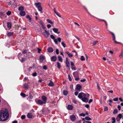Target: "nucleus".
<instances>
[{
	"mask_svg": "<svg viewBox=\"0 0 123 123\" xmlns=\"http://www.w3.org/2000/svg\"><path fill=\"white\" fill-rule=\"evenodd\" d=\"M9 114L7 109L0 111V121H5L7 120Z\"/></svg>",
	"mask_w": 123,
	"mask_h": 123,
	"instance_id": "obj_1",
	"label": "nucleus"
},
{
	"mask_svg": "<svg viewBox=\"0 0 123 123\" xmlns=\"http://www.w3.org/2000/svg\"><path fill=\"white\" fill-rule=\"evenodd\" d=\"M73 74L76 81H78L79 80L78 72L77 71L74 72Z\"/></svg>",
	"mask_w": 123,
	"mask_h": 123,
	"instance_id": "obj_2",
	"label": "nucleus"
},
{
	"mask_svg": "<svg viewBox=\"0 0 123 123\" xmlns=\"http://www.w3.org/2000/svg\"><path fill=\"white\" fill-rule=\"evenodd\" d=\"M86 96V95L83 92H81L79 94L78 97L81 99L82 98L85 97Z\"/></svg>",
	"mask_w": 123,
	"mask_h": 123,
	"instance_id": "obj_3",
	"label": "nucleus"
},
{
	"mask_svg": "<svg viewBox=\"0 0 123 123\" xmlns=\"http://www.w3.org/2000/svg\"><path fill=\"white\" fill-rule=\"evenodd\" d=\"M43 33L44 36L46 38H48L49 37V31H47L45 30V31L43 32Z\"/></svg>",
	"mask_w": 123,
	"mask_h": 123,
	"instance_id": "obj_4",
	"label": "nucleus"
},
{
	"mask_svg": "<svg viewBox=\"0 0 123 123\" xmlns=\"http://www.w3.org/2000/svg\"><path fill=\"white\" fill-rule=\"evenodd\" d=\"M15 1L14 0H10V1L8 3V4L9 5H11L12 4L16 6L17 4L14 3Z\"/></svg>",
	"mask_w": 123,
	"mask_h": 123,
	"instance_id": "obj_5",
	"label": "nucleus"
},
{
	"mask_svg": "<svg viewBox=\"0 0 123 123\" xmlns=\"http://www.w3.org/2000/svg\"><path fill=\"white\" fill-rule=\"evenodd\" d=\"M50 37L53 40L54 42L56 44H58V43L57 41V39H55V37L53 35H50Z\"/></svg>",
	"mask_w": 123,
	"mask_h": 123,
	"instance_id": "obj_6",
	"label": "nucleus"
},
{
	"mask_svg": "<svg viewBox=\"0 0 123 123\" xmlns=\"http://www.w3.org/2000/svg\"><path fill=\"white\" fill-rule=\"evenodd\" d=\"M111 33L112 34V40L114 41V42L116 43H118V42H117L115 40V37L114 34L112 32H111Z\"/></svg>",
	"mask_w": 123,
	"mask_h": 123,
	"instance_id": "obj_7",
	"label": "nucleus"
},
{
	"mask_svg": "<svg viewBox=\"0 0 123 123\" xmlns=\"http://www.w3.org/2000/svg\"><path fill=\"white\" fill-rule=\"evenodd\" d=\"M42 101L43 102L44 104H45L46 102L47 98L45 96H43L42 97Z\"/></svg>",
	"mask_w": 123,
	"mask_h": 123,
	"instance_id": "obj_8",
	"label": "nucleus"
},
{
	"mask_svg": "<svg viewBox=\"0 0 123 123\" xmlns=\"http://www.w3.org/2000/svg\"><path fill=\"white\" fill-rule=\"evenodd\" d=\"M81 86L79 84H78L76 85V89L77 90L80 91V90L81 89Z\"/></svg>",
	"mask_w": 123,
	"mask_h": 123,
	"instance_id": "obj_9",
	"label": "nucleus"
},
{
	"mask_svg": "<svg viewBox=\"0 0 123 123\" xmlns=\"http://www.w3.org/2000/svg\"><path fill=\"white\" fill-rule=\"evenodd\" d=\"M66 66L68 67H69L70 66L68 60V57L66 58Z\"/></svg>",
	"mask_w": 123,
	"mask_h": 123,
	"instance_id": "obj_10",
	"label": "nucleus"
},
{
	"mask_svg": "<svg viewBox=\"0 0 123 123\" xmlns=\"http://www.w3.org/2000/svg\"><path fill=\"white\" fill-rule=\"evenodd\" d=\"M36 103L37 104L39 105H42L44 104L43 102L40 100H38L37 102H36Z\"/></svg>",
	"mask_w": 123,
	"mask_h": 123,
	"instance_id": "obj_11",
	"label": "nucleus"
},
{
	"mask_svg": "<svg viewBox=\"0 0 123 123\" xmlns=\"http://www.w3.org/2000/svg\"><path fill=\"white\" fill-rule=\"evenodd\" d=\"M53 30L55 33H57L58 34H59L60 33V32H58V29L57 28H54L53 29Z\"/></svg>",
	"mask_w": 123,
	"mask_h": 123,
	"instance_id": "obj_12",
	"label": "nucleus"
},
{
	"mask_svg": "<svg viewBox=\"0 0 123 123\" xmlns=\"http://www.w3.org/2000/svg\"><path fill=\"white\" fill-rule=\"evenodd\" d=\"M48 51L50 53H52L53 51V49L51 47H49L47 49Z\"/></svg>",
	"mask_w": 123,
	"mask_h": 123,
	"instance_id": "obj_13",
	"label": "nucleus"
},
{
	"mask_svg": "<svg viewBox=\"0 0 123 123\" xmlns=\"http://www.w3.org/2000/svg\"><path fill=\"white\" fill-rule=\"evenodd\" d=\"M20 14L21 16H24L25 15V12L23 11H21L20 12Z\"/></svg>",
	"mask_w": 123,
	"mask_h": 123,
	"instance_id": "obj_14",
	"label": "nucleus"
},
{
	"mask_svg": "<svg viewBox=\"0 0 123 123\" xmlns=\"http://www.w3.org/2000/svg\"><path fill=\"white\" fill-rule=\"evenodd\" d=\"M70 119L72 121H74L76 119L75 116L74 115H72L70 116Z\"/></svg>",
	"mask_w": 123,
	"mask_h": 123,
	"instance_id": "obj_15",
	"label": "nucleus"
},
{
	"mask_svg": "<svg viewBox=\"0 0 123 123\" xmlns=\"http://www.w3.org/2000/svg\"><path fill=\"white\" fill-rule=\"evenodd\" d=\"M82 100L85 102H88V99L87 98L84 97V98H82L81 99Z\"/></svg>",
	"mask_w": 123,
	"mask_h": 123,
	"instance_id": "obj_16",
	"label": "nucleus"
},
{
	"mask_svg": "<svg viewBox=\"0 0 123 123\" xmlns=\"http://www.w3.org/2000/svg\"><path fill=\"white\" fill-rule=\"evenodd\" d=\"M44 56L43 55H41L40 57V62H42L43 60L44 59Z\"/></svg>",
	"mask_w": 123,
	"mask_h": 123,
	"instance_id": "obj_17",
	"label": "nucleus"
},
{
	"mask_svg": "<svg viewBox=\"0 0 123 123\" xmlns=\"http://www.w3.org/2000/svg\"><path fill=\"white\" fill-rule=\"evenodd\" d=\"M51 60L52 61L55 62L56 60V57L55 56H53L51 58Z\"/></svg>",
	"mask_w": 123,
	"mask_h": 123,
	"instance_id": "obj_18",
	"label": "nucleus"
},
{
	"mask_svg": "<svg viewBox=\"0 0 123 123\" xmlns=\"http://www.w3.org/2000/svg\"><path fill=\"white\" fill-rule=\"evenodd\" d=\"M35 5L36 7H37V8L41 6V3L40 2H38L35 3Z\"/></svg>",
	"mask_w": 123,
	"mask_h": 123,
	"instance_id": "obj_19",
	"label": "nucleus"
},
{
	"mask_svg": "<svg viewBox=\"0 0 123 123\" xmlns=\"http://www.w3.org/2000/svg\"><path fill=\"white\" fill-rule=\"evenodd\" d=\"M27 116L28 118H31L32 117L33 115L32 114L29 113L27 114Z\"/></svg>",
	"mask_w": 123,
	"mask_h": 123,
	"instance_id": "obj_20",
	"label": "nucleus"
},
{
	"mask_svg": "<svg viewBox=\"0 0 123 123\" xmlns=\"http://www.w3.org/2000/svg\"><path fill=\"white\" fill-rule=\"evenodd\" d=\"M48 85L50 86H54V84L53 82L50 80L49 83V84Z\"/></svg>",
	"mask_w": 123,
	"mask_h": 123,
	"instance_id": "obj_21",
	"label": "nucleus"
},
{
	"mask_svg": "<svg viewBox=\"0 0 123 123\" xmlns=\"http://www.w3.org/2000/svg\"><path fill=\"white\" fill-rule=\"evenodd\" d=\"M65 53L70 57H72L73 56V55L72 54L69 53L68 51H66Z\"/></svg>",
	"mask_w": 123,
	"mask_h": 123,
	"instance_id": "obj_22",
	"label": "nucleus"
},
{
	"mask_svg": "<svg viewBox=\"0 0 123 123\" xmlns=\"http://www.w3.org/2000/svg\"><path fill=\"white\" fill-rule=\"evenodd\" d=\"M24 10V7L23 6H21L18 8V10L19 11H23Z\"/></svg>",
	"mask_w": 123,
	"mask_h": 123,
	"instance_id": "obj_23",
	"label": "nucleus"
},
{
	"mask_svg": "<svg viewBox=\"0 0 123 123\" xmlns=\"http://www.w3.org/2000/svg\"><path fill=\"white\" fill-rule=\"evenodd\" d=\"M13 34V32H8L7 33V35L8 37H10L11 36H12Z\"/></svg>",
	"mask_w": 123,
	"mask_h": 123,
	"instance_id": "obj_24",
	"label": "nucleus"
},
{
	"mask_svg": "<svg viewBox=\"0 0 123 123\" xmlns=\"http://www.w3.org/2000/svg\"><path fill=\"white\" fill-rule=\"evenodd\" d=\"M7 27L9 29H10L11 27V24L10 23L8 22L7 23Z\"/></svg>",
	"mask_w": 123,
	"mask_h": 123,
	"instance_id": "obj_25",
	"label": "nucleus"
},
{
	"mask_svg": "<svg viewBox=\"0 0 123 123\" xmlns=\"http://www.w3.org/2000/svg\"><path fill=\"white\" fill-rule=\"evenodd\" d=\"M73 108V106L71 105H68V109L69 110H72Z\"/></svg>",
	"mask_w": 123,
	"mask_h": 123,
	"instance_id": "obj_26",
	"label": "nucleus"
},
{
	"mask_svg": "<svg viewBox=\"0 0 123 123\" xmlns=\"http://www.w3.org/2000/svg\"><path fill=\"white\" fill-rule=\"evenodd\" d=\"M68 91L66 90H64L63 91V93L64 95H67L68 94Z\"/></svg>",
	"mask_w": 123,
	"mask_h": 123,
	"instance_id": "obj_27",
	"label": "nucleus"
},
{
	"mask_svg": "<svg viewBox=\"0 0 123 123\" xmlns=\"http://www.w3.org/2000/svg\"><path fill=\"white\" fill-rule=\"evenodd\" d=\"M47 21L50 24H54L53 22L51 21L49 19H47Z\"/></svg>",
	"mask_w": 123,
	"mask_h": 123,
	"instance_id": "obj_28",
	"label": "nucleus"
},
{
	"mask_svg": "<svg viewBox=\"0 0 123 123\" xmlns=\"http://www.w3.org/2000/svg\"><path fill=\"white\" fill-rule=\"evenodd\" d=\"M37 8L38 9V10L39 11H40L41 13H42L43 12L42 11V8L41 6L39 7H38Z\"/></svg>",
	"mask_w": 123,
	"mask_h": 123,
	"instance_id": "obj_29",
	"label": "nucleus"
},
{
	"mask_svg": "<svg viewBox=\"0 0 123 123\" xmlns=\"http://www.w3.org/2000/svg\"><path fill=\"white\" fill-rule=\"evenodd\" d=\"M58 59L59 61L61 62H62V59L61 57L60 56H58Z\"/></svg>",
	"mask_w": 123,
	"mask_h": 123,
	"instance_id": "obj_30",
	"label": "nucleus"
},
{
	"mask_svg": "<svg viewBox=\"0 0 123 123\" xmlns=\"http://www.w3.org/2000/svg\"><path fill=\"white\" fill-rule=\"evenodd\" d=\"M57 68L59 69L61 67L60 64L59 62H57Z\"/></svg>",
	"mask_w": 123,
	"mask_h": 123,
	"instance_id": "obj_31",
	"label": "nucleus"
},
{
	"mask_svg": "<svg viewBox=\"0 0 123 123\" xmlns=\"http://www.w3.org/2000/svg\"><path fill=\"white\" fill-rule=\"evenodd\" d=\"M85 119L87 120H90L91 119L88 117H85Z\"/></svg>",
	"mask_w": 123,
	"mask_h": 123,
	"instance_id": "obj_32",
	"label": "nucleus"
},
{
	"mask_svg": "<svg viewBox=\"0 0 123 123\" xmlns=\"http://www.w3.org/2000/svg\"><path fill=\"white\" fill-rule=\"evenodd\" d=\"M80 60L82 61H84L85 60V59L83 56H81Z\"/></svg>",
	"mask_w": 123,
	"mask_h": 123,
	"instance_id": "obj_33",
	"label": "nucleus"
},
{
	"mask_svg": "<svg viewBox=\"0 0 123 123\" xmlns=\"http://www.w3.org/2000/svg\"><path fill=\"white\" fill-rule=\"evenodd\" d=\"M112 123H115L116 122L115 119V118L113 117H112Z\"/></svg>",
	"mask_w": 123,
	"mask_h": 123,
	"instance_id": "obj_34",
	"label": "nucleus"
},
{
	"mask_svg": "<svg viewBox=\"0 0 123 123\" xmlns=\"http://www.w3.org/2000/svg\"><path fill=\"white\" fill-rule=\"evenodd\" d=\"M117 117L121 119L122 117V115L120 113L117 115Z\"/></svg>",
	"mask_w": 123,
	"mask_h": 123,
	"instance_id": "obj_35",
	"label": "nucleus"
},
{
	"mask_svg": "<svg viewBox=\"0 0 123 123\" xmlns=\"http://www.w3.org/2000/svg\"><path fill=\"white\" fill-rule=\"evenodd\" d=\"M117 112V109H115L113 112V113L114 114H116Z\"/></svg>",
	"mask_w": 123,
	"mask_h": 123,
	"instance_id": "obj_36",
	"label": "nucleus"
},
{
	"mask_svg": "<svg viewBox=\"0 0 123 123\" xmlns=\"http://www.w3.org/2000/svg\"><path fill=\"white\" fill-rule=\"evenodd\" d=\"M39 23L43 27H44L43 23L42 21H40L39 22Z\"/></svg>",
	"mask_w": 123,
	"mask_h": 123,
	"instance_id": "obj_37",
	"label": "nucleus"
},
{
	"mask_svg": "<svg viewBox=\"0 0 123 123\" xmlns=\"http://www.w3.org/2000/svg\"><path fill=\"white\" fill-rule=\"evenodd\" d=\"M26 18H28L30 20H31V18L29 15H27L26 16Z\"/></svg>",
	"mask_w": 123,
	"mask_h": 123,
	"instance_id": "obj_38",
	"label": "nucleus"
},
{
	"mask_svg": "<svg viewBox=\"0 0 123 123\" xmlns=\"http://www.w3.org/2000/svg\"><path fill=\"white\" fill-rule=\"evenodd\" d=\"M20 95L21 96L23 97H25L26 96V95L25 94L22 93H20Z\"/></svg>",
	"mask_w": 123,
	"mask_h": 123,
	"instance_id": "obj_39",
	"label": "nucleus"
},
{
	"mask_svg": "<svg viewBox=\"0 0 123 123\" xmlns=\"http://www.w3.org/2000/svg\"><path fill=\"white\" fill-rule=\"evenodd\" d=\"M61 44L64 48L66 47L65 44L63 42H62Z\"/></svg>",
	"mask_w": 123,
	"mask_h": 123,
	"instance_id": "obj_40",
	"label": "nucleus"
},
{
	"mask_svg": "<svg viewBox=\"0 0 123 123\" xmlns=\"http://www.w3.org/2000/svg\"><path fill=\"white\" fill-rule=\"evenodd\" d=\"M24 86L25 89H27L28 88V86L27 84H25L24 85Z\"/></svg>",
	"mask_w": 123,
	"mask_h": 123,
	"instance_id": "obj_41",
	"label": "nucleus"
},
{
	"mask_svg": "<svg viewBox=\"0 0 123 123\" xmlns=\"http://www.w3.org/2000/svg\"><path fill=\"white\" fill-rule=\"evenodd\" d=\"M56 39H57V42L58 41L59 42H61V39L60 37H58Z\"/></svg>",
	"mask_w": 123,
	"mask_h": 123,
	"instance_id": "obj_42",
	"label": "nucleus"
},
{
	"mask_svg": "<svg viewBox=\"0 0 123 123\" xmlns=\"http://www.w3.org/2000/svg\"><path fill=\"white\" fill-rule=\"evenodd\" d=\"M11 13V12L10 11H8L6 13L8 15H10Z\"/></svg>",
	"mask_w": 123,
	"mask_h": 123,
	"instance_id": "obj_43",
	"label": "nucleus"
},
{
	"mask_svg": "<svg viewBox=\"0 0 123 123\" xmlns=\"http://www.w3.org/2000/svg\"><path fill=\"white\" fill-rule=\"evenodd\" d=\"M118 98H116L113 99V100L114 101H117L118 100Z\"/></svg>",
	"mask_w": 123,
	"mask_h": 123,
	"instance_id": "obj_44",
	"label": "nucleus"
},
{
	"mask_svg": "<svg viewBox=\"0 0 123 123\" xmlns=\"http://www.w3.org/2000/svg\"><path fill=\"white\" fill-rule=\"evenodd\" d=\"M98 42L97 41H95L93 42V45L94 46L95 45L96 43Z\"/></svg>",
	"mask_w": 123,
	"mask_h": 123,
	"instance_id": "obj_45",
	"label": "nucleus"
},
{
	"mask_svg": "<svg viewBox=\"0 0 123 123\" xmlns=\"http://www.w3.org/2000/svg\"><path fill=\"white\" fill-rule=\"evenodd\" d=\"M25 115H23L21 116V118L22 119H24L25 118Z\"/></svg>",
	"mask_w": 123,
	"mask_h": 123,
	"instance_id": "obj_46",
	"label": "nucleus"
},
{
	"mask_svg": "<svg viewBox=\"0 0 123 123\" xmlns=\"http://www.w3.org/2000/svg\"><path fill=\"white\" fill-rule=\"evenodd\" d=\"M32 75L33 76H35L37 75V73L36 72L32 74Z\"/></svg>",
	"mask_w": 123,
	"mask_h": 123,
	"instance_id": "obj_47",
	"label": "nucleus"
},
{
	"mask_svg": "<svg viewBox=\"0 0 123 123\" xmlns=\"http://www.w3.org/2000/svg\"><path fill=\"white\" fill-rule=\"evenodd\" d=\"M68 79L70 81H72V79L71 78V77L69 75H68Z\"/></svg>",
	"mask_w": 123,
	"mask_h": 123,
	"instance_id": "obj_48",
	"label": "nucleus"
},
{
	"mask_svg": "<svg viewBox=\"0 0 123 123\" xmlns=\"http://www.w3.org/2000/svg\"><path fill=\"white\" fill-rule=\"evenodd\" d=\"M27 53V51L26 50H25L22 52V53L23 54H25Z\"/></svg>",
	"mask_w": 123,
	"mask_h": 123,
	"instance_id": "obj_49",
	"label": "nucleus"
},
{
	"mask_svg": "<svg viewBox=\"0 0 123 123\" xmlns=\"http://www.w3.org/2000/svg\"><path fill=\"white\" fill-rule=\"evenodd\" d=\"M73 102L75 104H77V101L75 99H73Z\"/></svg>",
	"mask_w": 123,
	"mask_h": 123,
	"instance_id": "obj_50",
	"label": "nucleus"
},
{
	"mask_svg": "<svg viewBox=\"0 0 123 123\" xmlns=\"http://www.w3.org/2000/svg\"><path fill=\"white\" fill-rule=\"evenodd\" d=\"M56 54L58 55L59 54V50L58 49H56Z\"/></svg>",
	"mask_w": 123,
	"mask_h": 123,
	"instance_id": "obj_51",
	"label": "nucleus"
},
{
	"mask_svg": "<svg viewBox=\"0 0 123 123\" xmlns=\"http://www.w3.org/2000/svg\"><path fill=\"white\" fill-rule=\"evenodd\" d=\"M100 20L101 21H104L106 25V26L107 27V24L105 20Z\"/></svg>",
	"mask_w": 123,
	"mask_h": 123,
	"instance_id": "obj_52",
	"label": "nucleus"
},
{
	"mask_svg": "<svg viewBox=\"0 0 123 123\" xmlns=\"http://www.w3.org/2000/svg\"><path fill=\"white\" fill-rule=\"evenodd\" d=\"M80 116H82L83 117H85L86 115V114H85L82 113L80 114Z\"/></svg>",
	"mask_w": 123,
	"mask_h": 123,
	"instance_id": "obj_53",
	"label": "nucleus"
},
{
	"mask_svg": "<svg viewBox=\"0 0 123 123\" xmlns=\"http://www.w3.org/2000/svg\"><path fill=\"white\" fill-rule=\"evenodd\" d=\"M117 108H118L119 110L120 111L121 110V107L120 105H118Z\"/></svg>",
	"mask_w": 123,
	"mask_h": 123,
	"instance_id": "obj_54",
	"label": "nucleus"
},
{
	"mask_svg": "<svg viewBox=\"0 0 123 123\" xmlns=\"http://www.w3.org/2000/svg\"><path fill=\"white\" fill-rule=\"evenodd\" d=\"M86 80L85 79H83L81 80H80V81L81 82H85Z\"/></svg>",
	"mask_w": 123,
	"mask_h": 123,
	"instance_id": "obj_55",
	"label": "nucleus"
},
{
	"mask_svg": "<svg viewBox=\"0 0 123 123\" xmlns=\"http://www.w3.org/2000/svg\"><path fill=\"white\" fill-rule=\"evenodd\" d=\"M108 110V108L107 107H105L104 109V111H107Z\"/></svg>",
	"mask_w": 123,
	"mask_h": 123,
	"instance_id": "obj_56",
	"label": "nucleus"
},
{
	"mask_svg": "<svg viewBox=\"0 0 123 123\" xmlns=\"http://www.w3.org/2000/svg\"><path fill=\"white\" fill-rule=\"evenodd\" d=\"M43 69L45 70H46L47 69V67L46 65L43 66Z\"/></svg>",
	"mask_w": 123,
	"mask_h": 123,
	"instance_id": "obj_57",
	"label": "nucleus"
},
{
	"mask_svg": "<svg viewBox=\"0 0 123 123\" xmlns=\"http://www.w3.org/2000/svg\"><path fill=\"white\" fill-rule=\"evenodd\" d=\"M119 100L120 101V102H123V99L121 98H119Z\"/></svg>",
	"mask_w": 123,
	"mask_h": 123,
	"instance_id": "obj_58",
	"label": "nucleus"
},
{
	"mask_svg": "<svg viewBox=\"0 0 123 123\" xmlns=\"http://www.w3.org/2000/svg\"><path fill=\"white\" fill-rule=\"evenodd\" d=\"M47 26L48 28H50L51 27V25L49 24L47 25Z\"/></svg>",
	"mask_w": 123,
	"mask_h": 123,
	"instance_id": "obj_59",
	"label": "nucleus"
},
{
	"mask_svg": "<svg viewBox=\"0 0 123 123\" xmlns=\"http://www.w3.org/2000/svg\"><path fill=\"white\" fill-rule=\"evenodd\" d=\"M71 65L72 67H73L74 66V64L72 62H71Z\"/></svg>",
	"mask_w": 123,
	"mask_h": 123,
	"instance_id": "obj_60",
	"label": "nucleus"
},
{
	"mask_svg": "<svg viewBox=\"0 0 123 123\" xmlns=\"http://www.w3.org/2000/svg\"><path fill=\"white\" fill-rule=\"evenodd\" d=\"M29 98H30L32 99L33 98V97L31 95L29 96Z\"/></svg>",
	"mask_w": 123,
	"mask_h": 123,
	"instance_id": "obj_61",
	"label": "nucleus"
},
{
	"mask_svg": "<svg viewBox=\"0 0 123 123\" xmlns=\"http://www.w3.org/2000/svg\"><path fill=\"white\" fill-rule=\"evenodd\" d=\"M25 58H22L21 60V62H24L25 61Z\"/></svg>",
	"mask_w": 123,
	"mask_h": 123,
	"instance_id": "obj_62",
	"label": "nucleus"
},
{
	"mask_svg": "<svg viewBox=\"0 0 123 123\" xmlns=\"http://www.w3.org/2000/svg\"><path fill=\"white\" fill-rule=\"evenodd\" d=\"M85 107L87 108H88L89 107V105H85Z\"/></svg>",
	"mask_w": 123,
	"mask_h": 123,
	"instance_id": "obj_63",
	"label": "nucleus"
},
{
	"mask_svg": "<svg viewBox=\"0 0 123 123\" xmlns=\"http://www.w3.org/2000/svg\"><path fill=\"white\" fill-rule=\"evenodd\" d=\"M18 122L17 121H14L12 122V123H17Z\"/></svg>",
	"mask_w": 123,
	"mask_h": 123,
	"instance_id": "obj_64",
	"label": "nucleus"
}]
</instances>
